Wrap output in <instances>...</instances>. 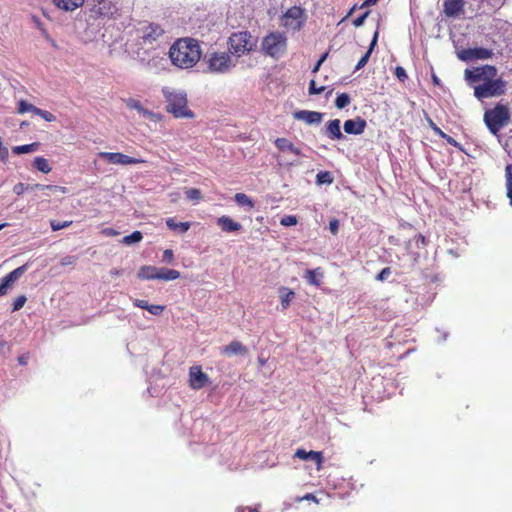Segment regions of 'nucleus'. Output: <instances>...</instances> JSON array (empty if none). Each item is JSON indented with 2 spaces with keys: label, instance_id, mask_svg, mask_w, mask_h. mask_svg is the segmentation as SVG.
I'll use <instances>...</instances> for the list:
<instances>
[{
  "label": "nucleus",
  "instance_id": "3",
  "mask_svg": "<svg viewBox=\"0 0 512 512\" xmlns=\"http://www.w3.org/2000/svg\"><path fill=\"white\" fill-rule=\"evenodd\" d=\"M509 108L503 104H497L484 112L483 121L489 132L502 142L501 130L510 122Z\"/></svg>",
  "mask_w": 512,
  "mask_h": 512
},
{
  "label": "nucleus",
  "instance_id": "15",
  "mask_svg": "<svg viewBox=\"0 0 512 512\" xmlns=\"http://www.w3.org/2000/svg\"><path fill=\"white\" fill-rule=\"evenodd\" d=\"M464 0H444L443 12L447 17H458L464 9Z\"/></svg>",
  "mask_w": 512,
  "mask_h": 512
},
{
  "label": "nucleus",
  "instance_id": "36",
  "mask_svg": "<svg viewBox=\"0 0 512 512\" xmlns=\"http://www.w3.org/2000/svg\"><path fill=\"white\" fill-rule=\"evenodd\" d=\"M350 103V97L347 93H341L336 97L335 106L338 109H343Z\"/></svg>",
  "mask_w": 512,
  "mask_h": 512
},
{
  "label": "nucleus",
  "instance_id": "38",
  "mask_svg": "<svg viewBox=\"0 0 512 512\" xmlns=\"http://www.w3.org/2000/svg\"><path fill=\"white\" fill-rule=\"evenodd\" d=\"M185 195L189 200L199 201L202 198L201 191L197 188H187Z\"/></svg>",
  "mask_w": 512,
  "mask_h": 512
},
{
  "label": "nucleus",
  "instance_id": "55",
  "mask_svg": "<svg viewBox=\"0 0 512 512\" xmlns=\"http://www.w3.org/2000/svg\"><path fill=\"white\" fill-rule=\"evenodd\" d=\"M135 307L147 310L149 303L146 300L135 299L133 301Z\"/></svg>",
  "mask_w": 512,
  "mask_h": 512
},
{
  "label": "nucleus",
  "instance_id": "42",
  "mask_svg": "<svg viewBox=\"0 0 512 512\" xmlns=\"http://www.w3.org/2000/svg\"><path fill=\"white\" fill-rule=\"evenodd\" d=\"M36 115H39L41 118H43L47 122H53L56 120V117L49 111L42 110L38 108L36 110Z\"/></svg>",
  "mask_w": 512,
  "mask_h": 512
},
{
  "label": "nucleus",
  "instance_id": "31",
  "mask_svg": "<svg viewBox=\"0 0 512 512\" xmlns=\"http://www.w3.org/2000/svg\"><path fill=\"white\" fill-rule=\"evenodd\" d=\"M38 147H39V143L34 142L31 144L15 146L12 148V152L17 155L26 154V153H31V152L36 151L38 149Z\"/></svg>",
  "mask_w": 512,
  "mask_h": 512
},
{
  "label": "nucleus",
  "instance_id": "32",
  "mask_svg": "<svg viewBox=\"0 0 512 512\" xmlns=\"http://www.w3.org/2000/svg\"><path fill=\"white\" fill-rule=\"evenodd\" d=\"M234 200L239 206H247L249 209L254 208V201L245 193H236Z\"/></svg>",
  "mask_w": 512,
  "mask_h": 512
},
{
  "label": "nucleus",
  "instance_id": "50",
  "mask_svg": "<svg viewBox=\"0 0 512 512\" xmlns=\"http://www.w3.org/2000/svg\"><path fill=\"white\" fill-rule=\"evenodd\" d=\"M390 274H391V268L385 267L378 273V275L376 276V279L379 281H384L390 276Z\"/></svg>",
  "mask_w": 512,
  "mask_h": 512
},
{
  "label": "nucleus",
  "instance_id": "63",
  "mask_svg": "<svg viewBox=\"0 0 512 512\" xmlns=\"http://www.w3.org/2000/svg\"><path fill=\"white\" fill-rule=\"evenodd\" d=\"M30 190H44V185L35 183L33 185H29Z\"/></svg>",
  "mask_w": 512,
  "mask_h": 512
},
{
  "label": "nucleus",
  "instance_id": "20",
  "mask_svg": "<svg viewBox=\"0 0 512 512\" xmlns=\"http://www.w3.org/2000/svg\"><path fill=\"white\" fill-rule=\"evenodd\" d=\"M221 353L226 356L246 355L248 353V349L240 341L234 340L230 342L228 345L222 347Z\"/></svg>",
  "mask_w": 512,
  "mask_h": 512
},
{
  "label": "nucleus",
  "instance_id": "64",
  "mask_svg": "<svg viewBox=\"0 0 512 512\" xmlns=\"http://www.w3.org/2000/svg\"><path fill=\"white\" fill-rule=\"evenodd\" d=\"M378 2V0H365L363 4L361 5V8L365 6H372L375 5Z\"/></svg>",
  "mask_w": 512,
  "mask_h": 512
},
{
  "label": "nucleus",
  "instance_id": "54",
  "mask_svg": "<svg viewBox=\"0 0 512 512\" xmlns=\"http://www.w3.org/2000/svg\"><path fill=\"white\" fill-rule=\"evenodd\" d=\"M303 500H307V501H313L315 503H319L318 499L316 498V496L312 493H307L305 494L303 497H298L296 499L297 502H301Z\"/></svg>",
  "mask_w": 512,
  "mask_h": 512
},
{
  "label": "nucleus",
  "instance_id": "4",
  "mask_svg": "<svg viewBox=\"0 0 512 512\" xmlns=\"http://www.w3.org/2000/svg\"><path fill=\"white\" fill-rule=\"evenodd\" d=\"M262 52L274 59L283 57L287 52V37L281 32H270L261 43Z\"/></svg>",
  "mask_w": 512,
  "mask_h": 512
},
{
  "label": "nucleus",
  "instance_id": "53",
  "mask_svg": "<svg viewBox=\"0 0 512 512\" xmlns=\"http://www.w3.org/2000/svg\"><path fill=\"white\" fill-rule=\"evenodd\" d=\"M369 11H366L365 13H363L361 16L357 17L356 19L353 20V25L355 27H360L364 24V21L365 19L368 17L369 15Z\"/></svg>",
  "mask_w": 512,
  "mask_h": 512
},
{
  "label": "nucleus",
  "instance_id": "43",
  "mask_svg": "<svg viewBox=\"0 0 512 512\" xmlns=\"http://www.w3.org/2000/svg\"><path fill=\"white\" fill-rule=\"evenodd\" d=\"M165 308L166 307L164 305L149 304L147 311L152 315L158 316L163 313Z\"/></svg>",
  "mask_w": 512,
  "mask_h": 512
},
{
  "label": "nucleus",
  "instance_id": "12",
  "mask_svg": "<svg viewBox=\"0 0 512 512\" xmlns=\"http://www.w3.org/2000/svg\"><path fill=\"white\" fill-rule=\"evenodd\" d=\"M231 66V58L226 53H214L209 59V69L214 72H226Z\"/></svg>",
  "mask_w": 512,
  "mask_h": 512
},
{
  "label": "nucleus",
  "instance_id": "13",
  "mask_svg": "<svg viewBox=\"0 0 512 512\" xmlns=\"http://www.w3.org/2000/svg\"><path fill=\"white\" fill-rule=\"evenodd\" d=\"M294 457L299 458L301 460H312L316 465V469L320 471L323 468L324 456L321 451H306L303 448H299L296 450Z\"/></svg>",
  "mask_w": 512,
  "mask_h": 512
},
{
  "label": "nucleus",
  "instance_id": "60",
  "mask_svg": "<svg viewBox=\"0 0 512 512\" xmlns=\"http://www.w3.org/2000/svg\"><path fill=\"white\" fill-rule=\"evenodd\" d=\"M102 234H104L105 236L113 237V236H117L119 234V232L113 228H104L102 230Z\"/></svg>",
  "mask_w": 512,
  "mask_h": 512
},
{
  "label": "nucleus",
  "instance_id": "57",
  "mask_svg": "<svg viewBox=\"0 0 512 512\" xmlns=\"http://www.w3.org/2000/svg\"><path fill=\"white\" fill-rule=\"evenodd\" d=\"M439 136L441 138L445 139L450 145L455 146V147L459 146L458 142L453 137L447 135L446 133L443 132V134L439 135Z\"/></svg>",
  "mask_w": 512,
  "mask_h": 512
},
{
  "label": "nucleus",
  "instance_id": "14",
  "mask_svg": "<svg viewBox=\"0 0 512 512\" xmlns=\"http://www.w3.org/2000/svg\"><path fill=\"white\" fill-rule=\"evenodd\" d=\"M27 265H22L10 273H8L5 277H3L2 282L0 284V297L4 296L7 293L8 287L17 281L25 272Z\"/></svg>",
  "mask_w": 512,
  "mask_h": 512
},
{
  "label": "nucleus",
  "instance_id": "11",
  "mask_svg": "<svg viewBox=\"0 0 512 512\" xmlns=\"http://www.w3.org/2000/svg\"><path fill=\"white\" fill-rule=\"evenodd\" d=\"M189 386L193 390H200L209 384V377L202 371L201 366L195 365L189 369Z\"/></svg>",
  "mask_w": 512,
  "mask_h": 512
},
{
  "label": "nucleus",
  "instance_id": "17",
  "mask_svg": "<svg viewBox=\"0 0 512 512\" xmlns=\"http://www.w3.org/2000/svg\"><path fill=\"white\" fill-rule=\"evenodd\" d=\"M164 33L162 27L158 24L151 23L147 25L143 30L142 39L145 43H153Z\"/></svg>",
  "mask_w": 512,
  "mask_h": 512
},
{
  "label": "nucleus",
  "instance_id": "22",
  "mask_svg": "<svg viewBox=\"0 0 512 512\" xmlns=\"http://www.w3.org/2000/svg\"><path fill=\"white\" fill-rule=\"evenodd\" d=\"M279 298L281 301V309L285 311L290 306L291 302L295 298V292L288 287H280L279 288Z\"/></svg>",
  "mask_w": 512,
  "mask_h": 512
},
{
  "label": "nucleus",
  "instance_id": "24",
  "mask_svg": "<svg viewBox=\"0 0 512 512\" xmlns=\"http://www.w3.org/2000/svg\"><path fill=\"white\" fill-rule=\"evenodd\" d=\"M304 278L310 285L319 287L321 285V279L323 278V272L320 267L313 270H306Z\"/></svg>",
  "mask_w": 512,
  "mask_h": 512
},
{
  "label": "nucleus",
  "instance_id": "35",
  "mask_svg": "<svg viewBox=\"0 0 512 512\" xmlns=\"http://www.w3.org/2000/svg\"><path fill=\"white\" fill-rule=\"evenodd\" d=\"M38 107L34 106L33 104L28 103L26 100H20L18 103V113L23 114L26 112H33L36 114V110Z\"/></svg>",
  "mask_w": 512,
  "mask_h": 512
},
{
  "label": "nucleus",
  "instance_id": "30",
  "mask_svg": "<svg viewBox=\"0 0 512 512\" xmlns=\"http://www.w3.org/2000/svg\"><path fill=\"white\" fill-rule=\"evenodd\" d=\"M506 190L509 203L512 206V163L505 167Z\"/></svg>",
  "mask_w": 512,
  "mask_h": 512
},
{
  "label": "nucleus",
  "instance_id": "51",
  "mask_svg": "<svg viewBox=\"0 0 512 512\" xmlns=\"http://www.w3.org/2000/svg\"><path fill=\"white\" fill-rule=\"evenodd\" d=\"M76 261H77V257L67 255L61 259L60 264L62 266H68V265H73Z\"/></svg>",
  "mask_w": 512,
  "mask_h": 512
},
{
  "label": "nucleus",
  "instance_id": "44",
  "mask_svg": "<svg viewBox=\"0 0 512 512\" xmlns=\"http://www.w3.org/2000/svg\"><path fill=\"white\" fill-rule=\"evenodd\" d=\"M26 301H27V298L24 295L18 296L13 302L12 311L15 312V311L20 310L25 305Z\"/></svg>",
  "mask_w": 512,
  "mask_h": 512
},
{
  "label": "nucleus",
  "instance_id": "7",
  "mask_svg": "<svg viewBox=\"0 0 512 512\" xmlns=\"http://www.w3.org/2000/svg\"><path fill=\"white\" fill-rule=\"evenodd\" d=\"M119 9L111 0H95L90 9V16L94 19L116 18Z\"/></svg>",
  "mask_w": 512,
  "mask_h": 512
},
{
  "label": "nucleus",
  "instance_id": "39",
  "mask_svg": "<svg viewBox=\"0 0 512 512\" xmlns=\"http://www.w3.org/2000/svg\"><path fill=\"white\" fill-rule=\"evenodd\" d=\"M502 146L504 150L512 157V128L510 129L507 137L502 138Z\"/></svg>",
  "mask_w": 512,
  "mask_h": 512
},
{
  "label": "nucleus",
  "instance_id": "8",
  "mask_svg": "<svg viewBox=\"0 0 512 512\" xmlns=\"http://www.w3.org/2000/svg\"><path fill=\"white\" fill-rule=\"evenodd\" d=\"M304 24L303 9L298 6L289 8L282 17V26L286 29L298 31Z\"/></svg>",
  "mask_w": 512,
  "mask_h": 512
},
{
  "label": "nucleus",
  "instance_id": "37",
  "mask_svg": "<svg viewBox=\"0 0 512 512\" xmlns=\"http://www.w3.org/2000/svg\"><path fill=\"white\" fill-rule=\"evenodd\" d=\"M316 181L318 184H331L333 182V178L330 172H320L316 175Z\"/></svg>",
  "mask_w": 512,
  "mask_h": 512
},
{
  "label": "nucleus",
  "instance_id": "23",
  "mask_svg": "<svg viewBox=\"0 0 512 512\" xmlns=\"http://www.w3.org/2000/svg\"><path fill=\"white\" fill-rule=\"evenodd\" d=\"M166 225L171 231L184 234L190 229L191 223L177 222L175 217H170L166 219Z\"/></svg>",
  "mask_w": 512,
  "mask_h": 512
},
{
  "label": "nucleus",
  "instance_id": "21",
  "mask_svg": "<svg viewBox=\"0 0 512 512\" xmlns=\"http://www.w3.org/2000/svg\"><path fill=\"white\" fill-rule=\"evenodd\" d=\"M275 146L281 152H290L296 156H301V149L296 147L289 139L287 138H277L274 141Z\"/></svg>",
  "mask_w": 512,
  "mask_h": 512
},
{
  "label": "nucleus",
  "instance_id": "19",
  "mask_svg": "<svg viewBox=\"0 0 512 512\" xmlns=\"http://www.w3.org/2000/svg\"><path fill=\"white\" fill-rule=\"evenodd\" d=\"M216 223L226 233L238 232L242 229V225L239 222L225 215L217 218Z\"/></svg>",
  "mask_w": 512,
  "mask_h": 512
},
{
  "label": "nucleus",
  "instance_id": "28",
  "mask_svg": "<svg viewBox=\"0 0 512 512\" xmlns=\"http://www.w3.org/2000/svg\"><path fill=\"white\" fill-rule=\"evenodd\" d=\"M377 39H378V32L376 31L374 33V36L370 43V47H369L368 51L358 61L357 65H356V70L363 68L367 64V62L370 58L371 52L374 49L375 45L377 44Z\"/></svg>",
  "mask_w": 512,
  "mask_h": 512
},
{
  "label": "nucleus",
  "instance_id": "49",
  "mask_svg": "<svg viewBox=\"0 0 512 512\" xmlns=\"http://www.w3.org/2000/svg\"><path fill=\"white\" fill-rule=\"evenodd\" d=\"M412 241L415 243L417 247H424L427 244L426 237L422 234L415 235Z\"/></svg>",
  "mask_w": 512,
  "mask_h": 512
},
{
  "label": "nucleus",
  "instance_id": "33",
  "mask_svg": "<svg viewBox=\"0 0 512 512\" xmlns=\"http://www.w3.org/2000/svg\"><path fill=\"white\" fill-rule=\"evenodd\" d=\"M34 167L45 174L51 171V166L49 165L48 160L41 156L34 159Z\"/></svg>",
  "mask_w": 512,
  "mask_h": 512
},
{
  "label": "nucleus",
  "instance_id": "26",
  "mask_svg": "<svg viewBox=\"0 0 512 512\" xmlns=\"http://www.w3.org/2000/svg\"><path fill=\"white\" fill-rule=\"evenodd\" d=\"M54 4L64 11H74L82 6L84 0H53Z\"/></svg>",
  "mask_w": 512,
  "mask_h": 512
},
{
  "label": "nucleus",
  "instance_id": "58",
  "mask_svg": "<svg viewBox=\"0 0 512 512\" xmlns=\"http://www.w3.org/2000/svg\"><path fill=\"white\" fill-rule=\"evenodd\" d=\"M163 258L167 262H172L174 259V253L171 249H166L163 253Z\"/></svg>",
  "mask_w": 512,
  "mask_h": 512
},
{
  "label": "nucleus",
  "instance_id": "61",
  "mask_svg": "<svg viewBox=\"0 0 512 512\" xmlns=\"http://www.w3.org/2000/svg\"><path fill=\"white\" fill-rule=\"evenodd\" d=\"M28 358H29L28 354H23L18 357V363L22 366H25L28 363Z\"/></svg>",
  "mask_w": 512,
  "mask_h": 512
},
{
  "label": "nucleus",
  "instance_id": "6",
  "mask_svg": "<svg viewBox=\"0 0 512 512\" xmlns=\"http://www.w3.org/2000/svg\"><path fill=\"white\" fill-rule=\"evenodd\" d=\"M228 44L230 52L237 56L250 52L255 46L251 34L247 31L233 33L229 37Z\"/></svg>",
  "mask_w": 512,
  "mask_h": 512
},
{
  "label": "nucleus",
  "instance_id": "34",
  "mask_svg": "<svg viewBox=\"0 0 512 512\" xmlns=\"http://www.w3.org/2000/svg\"><path fill=\"white\" fill-rule=\"evenodd\" d=\"M143 239V234L140 231H134L130 235L123 237L122 243L125 245H132L138 243Z\"/></svg>",
  "mask_w": 512,
  "mask_h": 512
},
{
  "label": "nucleus",
  "instance_id": "56",
  "mask_svg": "<svg viewBox=\"0 0 512 512\" xmlns=\"http://www.w3.org/2000/svg\"><path fill=\"white\" fill-rule=\"evenodd\" d=\"M428 124L436 135H442L443 131L433 122L432 119L428 118Z\"/></svg>",
  "mask_w": 512,
  "mask_h": 512
},
{
  "label": "nucleus",
  "instance_id": "48",
  "mask_svg": "<svg viewBox=\"0 0 512 512\" xmlns=\"http://www.w3.org/2000/svg\"><path fill=\"white\" fill-rule=\"evenodd\" d=\"M29 185H25L24 183H17L14 187H13V192L20 196L22 195L26 190H29Z\"/></svg>",
  "mask_w": 512,
  "mask_h": 512
},
{
  "label": "nucleus",
  "instance_id": "45",
  "mask_svg": "<svg viewBox=\"0 0 512 512\" xmlns=\"http://www.w3.org/2000/svg\"><path fill=\"white\" fill-rule=\"evenodd\" d=\"M280 224L283 225V226H286V227L296 225L297 224V218L294 215L284 216L280 220Z\"/></svg>",
  "mask_w": 512,
  "mask_h": 512
},
{
  "label": "nucleus",
  "instance_id": "47",
  "mask_svg": "<svg viewBox=\"0 0 512 512\" xmlns=\"http://www.w3.org/2000/svg\"><path fill=\"white\" fill-rule=\"evenodd\" d=\"M9 157V151L6 146L3 145L2 138L0 137V161L7 162Z\"/></svg>",
  "mask_w": 512,
  "mask_h": 512
},
{
  "label": "nucleus",
  "instance_id": "9",
  "mask_svg": "<svg viewBox=\"0 0 512 512\" xmlns=\"http://www.w3.org/2000/svg\"><path fill=\"white\" fill-rule=\"evenodd\" d=\"M98 156L110 164L116 165H131V164H145L147 160L142 158H134L120 152H99Z\"/></svg>",
  "mask_w": 512,
  "mask_h": 512
},
{
  "label": "nucleus",
  "instance_id": "27",
  "mask_svg": "<svg viewBox=\"0 0 512 512\" xmlns=\"http://www.w3.org/2000/svg\"><path fill=\"white\" fill-rule=\"evenodd\" d=\"M326 130H327L328 136L331 139H341V138H343V134H342L341 129H340V120L339 119L330 120L327 123Z\"/></svg>",
  "mask_w": 512,
  "mask_h": 512
},
{
  "label": "nucleus",
  "instance_id": "62",
  "mask_svg": "<svg viewBox=\"0 0 512 512\" xmlns=\"http://www.w3.org/2000/svg\"><path fill=\"white\" fill-rule=\"evenodd\" d=\"M236 512H258V510L250 508V507H238Z\"/></svg>",
  "mask_w": 512,
  "mask_h": 512
},
{
  "label": "nucleus",
  "instance_id": "18",
  "mask_svg": "<svg viewBox=\"0 0 512 512\" xmlns=\"http://www.w3.org/2000/svg\"><path fill=\"white\" fill-rule=\"evenodd\" d=\"M293 116L307 124H317L322 121L323 114L316 111L300 110L294 112Z\"/></svg>",
  "mask_w": 512,
  "mask_h": 512
},
{
  "label": "nucleus",
  "instance_id": "25",
  "mask_svg": "<svg viewBox=\"0 0 512 512\" xmlns=\"http://www.w3.org/2000/svg\"><path fill=\"white\" fill-rule=\"evenodd\" d=\"M159 269L155 266H142L138 272V278L142 280L158 279Z\"/></svg>",
  "mask_w": 512,
  "mask_h": 512
},
{
  "label": "nucleus",
  "instance_id": "2",
  "mask_svg": "<svg viewBox=\"0 0 512 512\" xmlns=\"http://www.w3.org/2000/svg\"><path fill=\"white\" fill-rule=\"evenodd\" d=\"M169 56L175 66L191 68L200 60L201 49L197 40L182 38L171 46Z\"/></svg>",
  "mask_w": 512,
  "mask_h": 512
},
{
  "label": "nucleus",
  "instance_id": "16",
  "mask_svg": "<svg viewBox=\"0 0 512 512\" xmlns=\"http://www.w3.org/2000/svg\"><path fill=\"white\" fill-rule=\"evenodd\" d=\"M366 126V121L361 117H357L344 122V131L347 134L359 135L364 132Z\"/></svg>",
  "mask_w": 512,
  "mask_h": 512
},
{
  "label": "nucleus",
  "instance_id": "40",
  "mask_svg": "<svg viewBox=\"0 0 512 512\" xmlns=\"http://www.w3.org/2000/svg\"><path fill=\"white\" fill-rule=\"evenodd\" d=\"M325 91V86H317L314 79L310 80L308 92L310 95H318Z\"/></svg>",
  "mask_w": 512,
  "mask_h": 512
},
{
  "label": "nucleus",
  "instance_id": "41",
  "mask_svg": "<svg viewBox=\"0 0 512 512\" xmlns=\"http://www.w3.org/2000/svg\"><path fill=\"white\" fill-rule=\"evenodd\" d=\"M71 224H72V221H63V222H60V221H57V220H51L50 221V226H51V229L53 231H58V230L67 228Z\"/></svg>",
  "mask_w": 512,
  "mask_h": 512
},
{
  "label": "nucleus",
  "instance_id": "46",
  "mask_svg": "<svg viewBox=\"0 0 512 512\" xmlns=\"http://www.w3.org/2000/svg\"><path fill=\"white\" fill-rule=\"evenodd\" d=\"M394 74L400 82H405L408 79L406 70L401 66L395 68Z\"/></svg>",
  "mask_w": 512,
  "mask_h": 512
},
{
  "label": "nucleus",
  "instance_id": "52",
  "mask_svg": "<svg viewBox=\"0 0 512 512\" xmlns=\"http://www.w3.org/2000/svg\"><path fill=\"white\" fill-rule=\"evenodd\" d=\"M44 190H50L53 192L67 193V188L57 185H44Z\"/></svg>",
  "mask_w": 512,
  "mask_h": 512
},
{
  "label": "nucleus",
  "instance_id": "29",
  "mask_svg": "<svg viewBox=\"0 0 512 512\" xmlns=\"http://www.w3.org/2000/svg\"><path fill=\"white\" fill-rule=\"evenodd\" d=\"M159 271L158 280L171 281L180 277V272L175 269L160 268Z\"/></svg>",
  "mask_w": 512,
  "mask_h": 512
},
{
  "label": "nucleus",
  "instance_id": "5",
  "mask_svg": "<svg viewBox=\"0 0 512 512\" xmlns=\"http://www.w3.org/2000/svg\"><path fill=\"white\" fill-rule=\"evenodd\" d=\"M166 97V110L173 114L176 118H193L194 113L187 107L186 95L179 92H167Z\"/></svg>",
  "mask_w": 512,
  "mask_h": 512
},
{
  "label": "nucleus",
  "instance_id": "10",
  "mask_svg": "<svg viewBox=\"0 0 512 512\" xmlns=\"http://www.w3.org/2000/svg\"><path fill=\"white\" fill-rule=\"evenodd\" d=\"M493 56V51L487 48H467L457 52V57L462 61L485 60Z\"/></svg>",
  "mask_w": 512,
  "mask_h": 512
},
{
  "label": "nucleus",
  "instance_id": "59",
  "mask_svg": "<svg viewBox=\"0 0 512 512\" xmlns=\"http://www.w3.org/2000/svg\"><path fill=\"white\" fill-rule=\"evenodd\" d=\"M329 228L333 234H336L339 229V222L337 219H333L329 223Z\"/></svg>",
  "mask_w": 512,
  "mask_h": 512
},
{
  "label": "nucleus",
  "instance_id": "1",
  "mask_svg": "<svg viewBox=\"0 0 512 512\" xmlns=\"http://www.w3.org/2000/svg\"><path fill=\"white\" fill-rule=\"evenodd\" d=\"M497 69L495 66L484 65L472 70H465V80L473 85L482 81V84L474 86V96L478 100L498 97L506 92V82L501 78H495Z\"/></svg>",
  "mask_w": 512,
  "mask_h": 512
}]
</instances>
